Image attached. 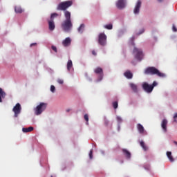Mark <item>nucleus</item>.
<instances>
[{
  "label": "nucleus",
  "mask_w": 177,
  "mask_h": 177,
  "mask_svg": "<svg viewBox=\"0 0 177 177\" xmlns=\"http://www.w3.org/2000/svg\"><path fill=\"white\" fill-rule=\"evenodd\" d=\"M73 5V1H66L61 2L57 7V10H64L65 20L62 23L61 27L65 32H69L73 28V22L71 21V12L67 11V9Z\"/></svg>",
  "instance_id": "1"
},
{
  "label": "nucleus",
  "mask_w": 177,
  "mask_h": 177,
  "mask_svg": "<svg viewBox=\"0 0 177 177\" xmlns=\"http://www.w3.org/2000/svg\"><path fill=\"white\" fill-rule=\"evenodd\" d=\"M145 74L147 75H157L158 77H160L162 78L165 77V74L160 72L158 69L153 66L147 68L145 71Z\"/></svg>",
  "instance_id": "2"
},
{
  "label": "nucleus",
  "mask_w": 177,
  "mask_h": 177,
  "mask_svg": "<svg viewBox=\"0 0 177 177\" xmlns=\"http://www.w3.org/2000/svg\"><path fill=\"white\" fill-rule=\"evenodd\" d=\"M46 107H48V103L41 102L34 109L35 115H41L46 110Z\"/></svg>",
  "instance_id": "3"
},
{
  "label": "nucleus",
  "mask_w": 177,
  "mask_h": 177,
  "mask_svg": "<svg viewBox=\"0 0 177 177\" xmlns=\"http://www.w3.org/2000/svg\"><path fill=\"white\" fill-rule=\"evenodd\" d=\"M133 53L135 55L136 59L139 62L143 59V51L141 49L135 47L133 50Z\"/></svg>",
  "instance_id": "4"
},
{
  "label": "nucleus",
  "mask_w": 177,
  "mask_h": 177,
  "mask_svg": "<svg viewBox=\"0 0 177 177\" xmlns=\"http://www.w3.org/2000/svg\"><path fill=\"white\" fill-rule=\"evenodd\" d=\"M107 41V36L104 33H100L98 36V43L101 46H104Z\"/></svg>",
  "instance_id": "5"
},
{
  "label": "nucleus",
  "mask_w": 177,
  "mask_h": 177,
  "mask_svg": "<svg viewBox=\"0 0 177 177\" xmlns=\"http://www.w3.org/2000/svg\"><path fill=\"white\" fill-rule=\"evenodd\" d=\"M94 73H95L96 74H97L98 78L96 80V82H100V81H102V80H103V69L100 67H97L94 69Z\"/></svg>",
  "instance_id": "6"
},
{
  "label": "nucleus",
  "mask_w": 177,
  "mask_h": 177,
  "mask_svg": "<svg viewBox=\"0 0 177 177\" xmlns=\"http://www.w3.org/2000/svg\"><path fill=\"white\" fill-rule=\"evenodd\" d=\"M12 111L14 113L15 118H17V117H19V114L21 113V105L19 103L16 104L12 109Z\"/></svg>",
  "instance_id": "7"
},
{
  "label": "nucleus",
  "mask_w": 177,
  "mask_h": 177,
  "mask_svg": "<svg viewBox=\"0 0 177 177\" xmlns=\"http://www.w3.org/2000/svg\"><path fill=\"white\" fill-rule=\"evenodd\" d=\"M142 89H144L147 93H151L153 88V86H151V84H149L147 82H144L142 84Z\"/></svg>",
  "instance_id": "8"
},
{
  "label": "nucleus",
  "mask_w": 177,
  "mask_h": 177,
  "mask_svg": "<svg viewBox=\"0 0 177 177\" xmlns=\"http://www.w3.org/2000/svg\"><path fill=\"white\" fill-rule=\"evenodd\" d=\"M126 4V0H118V1L116 2V6L118 9H124V8H125Z\"/></svg>",
  "instance_id": "9"
},
{
  "label": "nucleus",
  "mask_w": 177,
  "mask_h": 177,
  "mask_svg": "<svg viewBox=\"0 0 177 177\" xmlns=\"http://www.w3.org/2000/svg\"><path fill=\"white\" fill-rule=\"evenodd\" d=\"M141 6H142V2L140 1H138L133 10V13L135 15H138L139 12L140 11Z\"/></svg>",
  "instance_id": "10"
},
{
  "label": "nucleus",
  "mask_w": 177,
  "mask_h": 177,
  "mask_svg": "<svg viewBox=\"0 0 177 177\" xmlns=\"http://www.w3.org/2000/svg\"><path fill=\"white\" fill-rule=\"evenodd\" d=\"M168 125V120L167 119H163L161 122V128L165 133H167Z\"/></svg>",
  "instance_id": "11"
},
{
  "label": "nucleus",
  "mask_w": 177,
  "mask_h": 177,
  "mask_svg": "<svg viewBox=\"0 0 177 177\" xmlns=\"http://www.w3.org/2000/svg\"><path fill=\"white\" fill-rule=\"evenodd\" d=\"M62 45L65 48L70 46V45H71V39L70 37H66L64 41H62Z\"/></svg>",
  "instance_id": "12"
},
{
  "label": "nucleus",
  "mask_w": 177,
  "mask_h": 177,
  "mask_svg": "<svg viewBox=\"0 0 177 177\" xmlns=\"http://www.w3.org/2000/svg\"><path fill=\"white\" fill-rule=\"evenodd\" d=\"M48 27L50 31H53L55 28H56V26L55 25V21L52 19L48 21Z\"/></svg>",
  "instance_id": "13"
},
{
  "label": "nucleus",
  "mask_w": 177,
  "mask_h": 177,
  "mask_svg": "<svg viewBox=\"0 0 177 177\" xmlns=\"http://www.w3.org/2000/svg\"><path fill=\"white\" fill-rule=\"evenodd\" d=\"M124 75L127 78V80H132V78H133V74L131 73V71H127L124 72Z\"/></svg>",
  "instance_id": "14"
},
{
  "label": "nucleus",
  "mask_w": 177,
  "mask_h": 177,
  "mask_svg": "<svg viewBox=\"0 0 177 177\" xmlns=\"http://www.w3.org/2000/svg\"><path fill=\"white\" fill-rule=\"evenodd\" d=\"M137 129L139 133H141V135H143L145 133V127H143V126L140 123H138L137 124Z\"/></svg>",
  "instance_id": "15"
},
{
  "label": "nucleus",
  "mask_w": 177,
  "mask_h": 177,
  "mask_svg": "<svg viewBox=\"0 0 177 177\" xmlns=\"http://www.w3.org/2000/svg\"><path fill=\"white\" fill-rule=\"evenodd\" d=\"M122 151L126 158L129 160V158H131V152H129V151L127 150L126 149H123Z\"/></svg>",
  "instance_id": "16"
},
{
  "label": "nucleus",
  "mask_w": 177,
  "mask_h": 177,
  "mask_svg": "<svg viewBox=\"0 0 177 177\" xmlns=\"http://www.w3.org/2000/svg\"><path fill=\"white\" fill-rule=\"evenodd\" d=\"M6 96V93H5L1 88H0V103H2V99H5Z\"/></svg>",
  "instance_id": "17"
},
{
  "label": "nucleus",
  "mask_w": 177,
  "mask_h": 177,
  "mask_svg": "<svg viewBox=\"0 0 177 177\" xmlns=\"http://www.w3.org/2000/svg\"><path fill=\"white\" fill-rule=\"evenodd\" d=\"M32 131H34V127H30L28 128H23L22 129V131L24 133H27L28 132H32Z\"/></svg>",
  "instance_id": "18"
},
{
  "label": "nucleus",
  "mask_w": 177,
  "mask_h": 177,
  "mask_svg": "<svg viewBox=\"0 0 177 177\" xmlns=\"http://www.w3.org/2000/svg\"><path fill=\"white\" fill-rule=\"evenodd\" d=\"M130 88H131L132 91L135 92V93H138V86L133 83L129 84Z\"/></svg>",
  "instance_id": "19"
},
{
  "label": "nucleus",
  "mask_w": 177,
  "mask_h": 177,
  "mask_svg": "<svg viewBox=\"0 0 177 177\" xmlns=\"http://www.w3.org/2000/svg\"><path fill=\"white\" fill-rule=\"evenodd\" d=\"M167 156L170 162H174V161H175V159H174V157H172V152L167 151Z\"/></svg>",
  "instance_id": "20"
},
{
  "label": "nucleus",
  "mask_w": 177,
  "mask_h": 177,
  "mask_svg": "<svg viewBox=\"0 0 177 177\" xmlns=\"http://www.w3.org/2000/svg\"><path fill=\"white\" fill-rule=\"evenodd\" d=\"M84 30H85V24H82L80 26L77 28V31L80 34H82L84 32Z\"/></svg>",
  "instance_id": "21"
},
{
  "label": "nucleus",
  "mask_w": 177,
  "mask_h": 177,
  "mask_svg": "<svg viewBox=\"0 0 177 177\" xmlns=\"http://www.w3.org/2000/svg\"><path fill=\"white\" fill-rule=\"evenodd\" d=\"M72 68H73V61L69 59L67 62V70L68 71H71Z\"/></svg>",
  "instance_id": "22"
},
{
  "label": "nucleus",
  "mask_w": 177,
  "mask_h": 177,
  "mask_svg": "<svg viewBox=\"0 0 177 177\" xmlns=\"http://www.w3.org/2000/svg\"><path fill=\"white\" fill-rule=\"evenodd\" d=\"M140 145L141 147L143 149V150H145V151H147L149 148L147 147V146H146V144H145V142L140 141Z\"/></svg>",
  "instance_id": "23"
},
{
  "label": "nucleus",
  "mask_w": 177,
  "mask_h": 177,
  "mask_svg": "<svg viewBox=\"0 0 177 177\" xmlns=\"http://www.w3.org/2000/svg\"><path fill=\"white\" fill-rule=\"evenodd\" d=\"M15 11L17 13H23V9L21 8V7L19 6H16L15 8Z\"/></svg>",
  "instance_id": "24"
},
{
  "label": "nucleus",
  "mask_w": 177,
  "mask_h": 177,
  "mask_svg": "<svg viewBox=\"0 0 177 177\" xmlns=\"http://www.w3.org/2000/svg\"><path fill=\"white\" fill-rule=\"evenodd\" d=\"M104 28H106V30H113V24H109L108 25L104 26Z\"/></svg>",
  "instance_id": "25"
},
{
  "label": "nucleus",
  "mask_w": 177,
  "mask_h": 177,
  "mask_svg": "<svg viewBox=\"0 0 177 177\" xmlns=\"http://www.w3.org/2000/svg\"><path fill=\"white\" fill-rule=\"evenodd\" d=\"M57 16H59V14L56 12L51 14L50 20H53L55 17H57Z\"/></svg>",
  "instance_id": "26"
},
{
  "label": "nucleus",
  "mask_w": 177,
  "mask_h": 177,
  "mask_svg": "<svg viewBox=\"0 0 177 177\" xmlns=\"http://www.w3.org/2000/svg\"><path fill=\"white\" fill-rule=\"evenodd\" d=\"M89 157H90V160H92V158H93V149H91L89 152Z\"/></svg>",
  "instance_id": "27"
},
{
  "label": "nucleus",
  "mask_w": 177,
  "mask_h": 177,
  "mask_svg": "<svg viewBox=\"0 0 177 177\" xmlns=\"http://www.w3.org/2000/svg\"><path fill=\"white\" fill-rule=\"evenodd\" d=\"M113 109H118V102H113Z\"/></svg>",
  "instance_id": "28"
},
{
  "label": "nucleus",
  "mask_w": 177,
  "mask_h": 177,
  "mask_svg": "<svg viewBox=\"0 0 177 177\" xmlns=\"http://www.w3.org/2000/svg\"><path fill=\"white\" fill-rule=\"evenodd\" d=\"M56 91V87H55V86L53 85H51L50 86V91L53 93H55V91Z\"/></svg>",
  "instance_id": "29"
},
{
  "label": "nucleus",
  "mask_w": 177,
  "mask_h": 177,
  "mask_svg": "<svg viewBox=\"0 0 177 177\" xmlns=\"http://www.w3.org/2000/svg\"><path fill=\"white\" fill-rule=\"evenodd\" d=\"M57 82H58V84H59L60 85H63V84H64V81L62 79H58L57 80Z\"/></svg>",
  "instance_id": "30"
},
{
  "label": "nucleus",
  "mask_w": 177,
  "mask_h": 177,
  "mask_svg": "<svg viewBox=\"0 0 177 177\" xmlns=\"http://www.w3.org/2000/svg\"><path fill=\"white\" fill-rule=\"evenodd\" d=\"M84 118L85 121H86V122H88L89 121V116L88 115V114H85L84 116Z\"/></svg>",
  "instance_id": "31"
},
{
  "label": "nucleus",
  "mask_w": 177,
  "mask_h": 177,
  "mask_svg": "<svg viewBox=\"0 0 177 177\" xmlns=\"http://www.w3.org/2000/svg\"><path fill=\"white\" fill-rule=\"evenodd\" d=\"M51 49H53V50H54V52L57 53V48L56 46H52Z\"/></svg>",
  "instance_id": "32"
},
{
  "label": "nucleus",
  "mask_w": 177,
  "mask_h": 177,
  "mask_svg": "<svg viewBox=\"0 0 177 177\" xmlns=\"http://www.w3.org/2000/svg\"><path fill=\"white\" fill-rule=\"evenodd\" d=\"M134 41H135V37H132L131 38V45H135V43H133Z\"/></svg>",
  "instance_id": "33"
},
{
  "label": "nucleus",
  "mask_w": 177,
  "mask_h": 177,
  "mask_svg": "<svg viewBox=\"0 0 177 177\" xmlns=\"http://www.w3.org/2000/svg\"><path fill=\"white\" fill-rule=\"evenodd\" d=\"M172 30H173L174 32H177V28H176V26H175V25H173Z\"/></svg>",
  "instance_id": "34"
},
{
  "label": "nucleus",
  "mask_w": 177,
  "mask_h": 177,
  "mask_svg": "<svg viewBox=\"0 0 177 177\" xmlns=\"http://www.w3.org/2000/svg\"><path fill=\"white\" fill-rule=\"evenodd\" d=\"M117 121L119 122H122V118L121 117L118 116L117 117Z\"/></svg>",
  "instance_id": "35"
},
{
  "label": "nucleus",
  "mask_w": 177,
  "mask_h": 177,
  "mask_svg": "<svg viewBox=\"0 0 177 177\" xmlns=\"http://www.w3.org/2000/svg\"><path fill=\"white\" fill-rule=\"evenodd\" d=\"M151 86H153V89H154V86H157L156 82H153L152 84H151Z\"/></svg>",
  "instance_id": "36"
},
{
  "label": "nucleus",
  "mask_w": 177,
  "mask_h": 177,
  "mask_svg": "<svg viewBox=\"0 0 177 177\" xmlns=\"http://www.w3.org/2000/svg\"><path fill=\"white\" fill-rule=\"evenodd\" d=\"M174 122H177V120H176V118H177V113H175V115H174Z\"/></svg>",
  "instance_id": "37"
},
{
  "label": "nucleus",
  "mask_w": 177,
  "mask_h": 177,
  "mask_svg": "<svg viewBox=\"0 0 177 177\" xmlns=\"http://www.w3.org/2000/svg\"><path fill=\"white\" fill-rule=\"evenodd\" d=\"M32 46H37V43H32L30 44V48H32Z\"/></svg>",
  "instance_id": "38"
},
{
  "label": "nucleus",
  "mask_w": 177,
  "mask_h": 177,
  "mask_svg": "<svg viewBox=\"0 0 177 177\" xmlns=\"http://www.w3.org/2000/svg\"><path fill=\"white\" fill-rule=\"evenodd\" d=\"M104 124H105V125H109V120H104Z\"/></svg>",
  "instance_id": "39"
},
{
  "label": "nucleus",
  "mask_w": 177,
  "mask_h": 177,
  "mask_svg": "<svg viewBox=\"0 0 177 177\" xmlns=\"http://www.w3.org/2000/svg\"><path fill=\"white\" fill-rule=\"evenodd\" d=\"M92 55H93V56H96V51L93 50L92 51Z\"/></svg>",
  "instance_id": "40"
},
{
  "label": "nucleus",
  "mask_w": 177,
  "mask_h": 177,
  "mask_svg": "<svg viewBox=\"0 0 177 177\" xmlns=\"http://www.w3.org/2000/svg\"><path fill=\"white\" fill-rule=\"evenodd\" d=\"M71 109H66V113H68L69 111H71Z\"/></svg>",
  "instance_id": "41"
},
{
  "label": "nucleus",
  "mask_w": 177,
  "mask_h": 177,
  "mask_svg": "<svg viewBox=\"0 0 177 177\" xmlns=\"http://www.w3.org/2000/svg\"><path fill=\"white\" fill-rule=\"evenodd\" d=\"M145 32V30H142V31L140 34H143Z\"/></svg>",
  "instance_id": "42"
},
{
  "label": "nucleus",
  "mask_w": 177,
  "mask_h": 177,
  "mask_svg": "<svg viewBox=\"0 0 177 177\" xmlns=\"http://www.w3.org/2000/svg\"><path fill=\"white\" fill-rule=\"evenodd\" d=\"M174 145H176L177 146V142L176 141H174Z\"/></svg>",
  "instance_id": "43"
},
{
  "label": "nucleus",
  "mask_w": 177,
  "mask_h": 177,
  "mask_svg": "<svg viewBox=\"0 0 177 177\" xmlns=\"http://www.w3.org/2000/svg\"><path fill=\"white\" fill-rule=\"evenodd\" d=\"M158 2H162V0H158Z\"/></svg>",
  "instance_id": "44"
},
{
  "label": "nucleus",
  "mask_w": 177,
  "mask_h": 177,
  "mask_svg": "<svg viewBox=\"0 0 177 177\" xmlns=\"http://www.w3.org/2000/svg\"><path fill=\"white\" fill-rule=\"evenodd\" d=\"M50 177H53V176H51Z\"/></svg>",
  "instance_id": "45"
}]
</instances>
